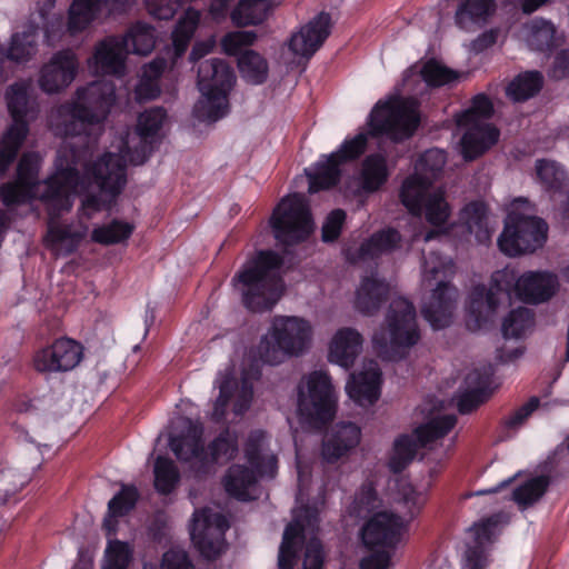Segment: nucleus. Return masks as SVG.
I'll use <instances>...</instances> for the list:
<instances>
[{"instance_id": "1", "label": "nucleus", "mask_w": 569, "mask_h": 569, "mask_svg": "<svg viewBox=\"0 0 569 569\" xmlns=\"http://www.w3.org/2000/svg\"><path fill=\"white\" fill-rule=\"evenodd\" d=\"M41 157L37 152L24 153L17 168V179L3 184L0 197L6 206L24 202L39 197L49 203L51 213L69 211L71 194L80 191L79 173L76 168L78 158L69 144L58 151L56 172L42 183L38 180Z\"/></svg>"}, {"instance_id": "2", "label": "nucleus", "mask_w": 569, "mask_h": 569, "mask_svg": "<svg viewBox=\"0 0 569 569\" xmlns=\"http://www.w3.org/2000/svg\"><path fill=\"white\" fill-rule=\"evenodd\" d=\"M167 117L163 108L157 107L146 110L138 118L137 132L140 139L139 147L133 151L130 148V134L121 137L119 152H107L91 166L86 168V173L91 177L100 190L114 198L124 187L126 164H142L149 154V138H152L161 128Z\"/></svg>"}, {"instance_id": "3", "label": "nucleus", "mask_w": 569, "mask_h": 569, "mask_svg": "<svg viewBox=\"0 0 569 569\" xmlns=\"http://www.w3.org/2000/svg\"><path fill=\"white\" fill-rule=\"evenodd\" d=\"M116 100L112 81L99 80L79 88L72 101L51 110L49 123L56 134L78 136L88 124L101 122Z\"/></svg>"}, {"instance_id": "4", "label": "nucleus", "mask_w": 569, "mask_h": 569, "mask_svg": "<svg viewBox=\"0 0 569 569\" xmlns=\"http://www.w3.org/2000/svg\"><path fill=\"white\" fill-rule=\"evenodd\" d=\"M559 287H472L466 311V326L470 331L489 329L500 309L510 306L515 297L528 305L550 300Z\"/></svg>"}, {"instance_id": "5", "label": "nucleus", "mask_w": 569, "mask_h": 569, "mask_svg": "<svg viewBox=\"0 0 569 569\" xmlns=\"http://www.w3.org/2000/svg\"><path fill=\"white\" fill-rule=\"evenodd\" d=\"M548 226L535 216L527 199L519 198L509 206L505 229L498 238L501 252L509 257L535 252L547 240Z\"/></svg>"}, {"instance_id": "6", "label": "nucleus", "mask_w": 569, "mask_h": 569, "mask_svg": "<svg viewBox=\"0 0 569 569\" xmlns=\"http://www.w3.org/2000/svg\"><path fill=\"white\" fill-rule=\"evenodd\" d=\"M387 332L391 359H402L420 340L415 305L405 297L391 300L386 315ZM372 343L380 352L388 351L385 332H376Z\"/></svg>"}, {"instance_id": "7", "label": "nucleus", "mask_w": 569, "mask_h": 569, "mask_svg": "<svg viewBox=\"0 0 569 569\" xmlns=\"http://www.w3.org/2000/svg\"><path fill=\"white\" fill-rule=\"evenodd\" d=\"M337 411V397L330 376L321 370L307 377V392L298 387V413L313 428L321 429L331 422Z\"/></svg>"}, {"instance_id": "8", "label": "nucleus", "mask_w": 569, "mask_h": 569, "mask_svg": "<svg viewBox=\"0 0 569 569\" xmlns=\"http://www.w3.org/2000/svg\"><path fill=\"white\" fill-rule=\"evenodd\" d=\"M276 240L282 246L298 244L312 233L313 219L305 196L293 193L284 197L270 218Z\"/></svg>"}, {"instance_id": "9", "label": "nucleus", "mask_w": 569, "mask_h": 569, "mask_svg": "<svg viewBox=\"0 0 569 569\" xmlns=\"http://www.w3.org/2000/svg\"><path fill=\"white\" fill-rule=\"evenodd\" d=\"M244 453L249 467L232 465L223 477L226 492L240 501L251 499L248 489L257 482L258 477L273 478L277 473L278 460L274 456H263L260 443L253 435L250 436Z\"/></svg>"}, {"instance_id": "10", "label": "nucleus", "mask_w": 569, "mask_h": 569, "mask_svg": "<svg viewBox=\"0 0 569 569\" xmlns=\"http://www.w3.org/2000/svg\"><path fill=\"white\" fill-rule=\"evenodd\" d=\"M419 120L418 101L396 97L377 103L370 114V127L373 134L385 133L400 141L412 136Z\"/></svg>"}, {"instance_id": "11", "label": "nucleus", "mask_w": 569, "mask_h": 569, "mask_svg": "<svg viewBox=\"0 0 569 569\" xmlns=\"http://www.w3.org/2000/svg\"><path fill=\"white\" fill-rule=\"evenodd\" d=\"M272 337L278 350L272 348L270 343L262 341L260 345V357L263 362L269 365H278L281 362L283 355L298 356L307 348L311 339L310 323L299 317H279L272 325Z\"/></svg>"}, {"instance_id": "12", "label": "nucleus", "mask_w": 569, "mask_h": 569, "mask_svg": "<svg viewBox=\"0 0 569 569\" xmlns=\"http://www.w3.org/2000/svg\"><path fill=\"white\" fill-rule=\"evenodd\" d=\"M401 201L416 216H423L426 221L435 227L447 223L451 208L441 189L431 190L428 181H419L417 177H408L402 184Z\"/></svg>"}, {"instance_id": "13", "label": "nucleus", "mask_w": 569, "mask_h": 569, "mask_svg": "<svg viewBox=\"0 0 569 569\" xmlns=\"http://www.w3.org/2000/svg\"><path fill=\"white\" fill-rule=\"evenodd\" d=\"M229 528L224 516L202 509L193 513L190 537L200 555L209 560H217L226 550L224 531Z\"/></svg>"}, {"instance_id": "14", "label": "nucleus", "mask_w": 569, "mask_h": 569, "mask_svg": "<svg viewBox=\"0 0 569 569\" xmlns=\"http://www.w3.org/2000/svg\"><path fill=\"white\" fill-rule=\"evenodd\" d=\"M83 351V346L77 340L61 337L34 351L32 367L38 373L68 372L82 361Z\"/></svg>"}, {"instance_id": "15", "label": "nucleus", "mask_w": 569, "mask_h": 569, "mask_svg": "<svg viewBox=\"0 0 569 569\" xmlns=\"http://www.w3.org/2000/svg\"><path fill=\"white\" fill-rule=\"evenodd\" d=\"M366 144L367 136L360 133L353 139L347 140L337 152L331 153L325 161L319 162L315 173L307 172L309 193H316L319 190L333 187L340 177L339 166L362 154Z\"/></svg>"}, {"instance_id": "16", "label": "nucleus", "mask_w": 569, "mask_h": 569, "mask_svg": "<svg viewBox=\"0 0 569 569\" xmlns=\"http://www.w3.org/2000/svg\"><path fill=\"white\" fill-rule=\"evenodd\" d=\"M283 258L272 250L250 256L233 277L236 284H271L281 280Z\"/></svg>"}, {"instance_id": "17", "label": "nucleus", "mask_w": 569, "mask_h": 569, "mask_svg": "<svg viewBox=\"0 0 569 569\" xmlns=\"http://www.w3.org/2000/svg\"><path fill=\"white\" fill-rule=\"evenodd\" d=\"M78 69L79 61L73 51H58L41 67L38 84L46 93H58L72 83Z\"/></svg>"}, {"instance_id": "18", "label": "nucleus", "mask_w": 569, "mask_h": 569, "mask_svg": "<svg viewBox=\"0 0 569 569\" xmlns=\"http://www.w3.org/2000/svg\"><path fill=\"white\" fill-rule=\"evenodd\" d=\"M136 0H72L68 10L67 30L74 36L87 30L102 9L109 14L124 12Z\"/></svg>"}, {"instance_id": "19", "label": "nucleus", "mask_w": 569, "mask_h": 569, "mask_svg": "<svg viewBox=\"0 0 569 569\" xmlns=\"http://www.w3.org/2000/svg\"><path fill=\"white\" fill-rule=\"evenodd\" d=\"M403 527L405 523L400 516L380 511L363 525L361 540L369 549L375 547L395 548L400 541Z\"/></svg>"}, {"instance_id": "20", "label": "nucleus", "mask_w": 569, "mask_h": 569, "mask_svg": "<svg viewBox=\"0 0 569 569\" xmlns=\"http://www.w3.org/2000/svg\"><path fill=\"white\" fill-rule=\"evenodd\" d=\"M457 287H435L421 303L422 318L433 330L446 329L453 322L458 305Z\"/></svg>"}, {"instance_id": "21", "label": "nucleus", "mask_w": 569, "mask_h": 569, "mask_svg": "<svg viewBox=\"0 0 569 569\" xmlns=\"http://www.w3.org/2000/svg\"><path fill=\"white\" fill-rule=\"evenodd\" d=\"M129 49L118 36H109L97 42L88 64L98 73L121 78L127 72Z\"/></svg>"}, {"instance_id": "22", "label": "nucleus", "mask_w": 569, "mask_h": 569, "mask_svg": "<svg viewBox=\"0 0 569 569\" xmlns=\"http://www.w3.org/2000/svg\"><path fill=\"white\" fill-rule=\"evenodd\" d=\"M331 19L321 12L310 20L289 40L290 50L299 57L310 58L322 46L330 34Z\"/></svg>"}, {"instance_id": "23", "label": "nucleus", "mask_w": 569, "mask_h": 569, "mask_svg": "<svg viewBox=\"0 0 569 569\" xmlns=\"http://www.w3.org/2000/svg\"><path fill=\"white\" fill-rule=\"evenodd\" d=\"M361 439V429L355 422L336 423L322 440V457L333 463L356 448Z\"/></svg>"}, {"instance_id": "24", "label": "nucleus", "mask_w": 569, "mask_h": 569, "mask_svg": "<svg viewBox=\"0 0 569 569\" xmlns=\"http://www.w3.org/2000/svg\"><path fill=\"white\" fill-rule=\"evenodd\" d=\"M381 370L378 367H369L350 376L346 385V392L359 405H375L381 395Z\"/></svg>"}, {"instance_id": "25", "label": "nucleus", "mask_w": 569, "mask_h": 569, "mask_svg": "<svg viewBox=\"0 0 569 569\" xmlns=\"http://www.w3.org/2000/svg\"><path fill=\"white\" fill-rule=\"evenodd\" d=\"M466 128L461 138V153L466 160H473L483 154L499 139V131L488 122L458 124Z\"/></svg>"}, {"instance_id": "26", "label": "nucleus", "mask_w": 569, "mask_h": 569, "mask_svg": "<svg viewBox=\"0 0 569 569\" xmlns=\"http://www.w3.org/2000/svg\"><path fill=\"white\" fill-rule=\"evenodd\" d=\"M234 81L233 70L222 59H208L198 67V87L201 92H229Z\"/></svg>"}, {"instance_id": "27", "label": "nucleus", "mask_w": 569, "mask_h": 569, "mask_svg": "<svg viewBox=\"0 0 569 569\" xmlns=\"http://www.w3.org/2000/svg\"><path fill=\"white\" fill-rule=\"evenodd\" d=\"M362 336L353 328H341L333 336L328 360L342 368H351L362 349Z\"/></svg>"}, {"instance_id": "28", "label": "nucleus", "mask_w": 569, "mask_h": 569, "mask_svg": "<svg viewBox=\"0 0 569 569\" xmlns=\"http://www.w3.org/2000/svg\"><path fill=\"white\" fill-rule=\"evenodd\" d=\"M29 86L27 83H14L7 90V104L12 117L10 127L23 126L26 136L29 132L28 119H33L38 113V104L34 100H30L28 96Z\"/></svg>"}, {"instance_id": "29", "label": "nucleus", "mask_w": 569, "mask_h": 569, "mask_svg": "<svg viewBox=\"0 0 569 569\" xmlns=\"http://www.w3.org/2000/svg\"><path fill=\"white\" fill-rule=\"evenodd\" d=\"M469 385H475L473 388L463 392L458 399V411L461 415H469L479 408L490 396V373H481L475 370L467 377Z\"/></svg>"}, {"instance_id": "30", "label": "nucleus", "mask_w": 569, "mask_h": 569, "mask_svg": "<svg viewBox=\"0 0 569 569\" xmlns=\"http://www.w3.org/2000/svg\"><path fill=\"white\" fill-rule=\"evenodd\" d=\"M558 282L557 274L548 270L518 274L515 267L506 266L492 273L490 284H558Z\"/></svg>"}, {"instance_id": "31", "label": "nucleus", "mask_w": 569, "mask_h": 569, "mask_svg": "<svg viewBox=\"0 0 569 569\" xmlns=\"http://www.w3.org/2000/svg\"><path fill=\"white\" fill-rule=\"evenodd\" d=\"M164 59L157 58L143 66L140 79L134 88V98L139 102L149 101L160 96L159 80L166 69Z\"/></svg>"}, {"instance_id": "32", "label": "nucleus", "mask_w": 569, "mask_h": 569, "mask_svg": "<svg viewBox=\"0 0 569 569\" xmlns=\"http://www.w3.org/2000/svg\"><path fill=\"white\" fill-rule=\"evenodd\" d=\"M460 221L471 234H475L479 243L490 240L492 228L489 226L487 208L482 202L468 203L460 212Z\"/></svg>"}, {"instance_id": "33", "label": "nucleus", "mask_w": 569, "mask_h": 569, "mask_svg": "<svg viewBox=\"0 0 569 569\" xmlns=\"http://www.w3.org/2000/svg\"><path fill=\"white\" fill-rule=\"evenodd\" d=\"M272 0H241L231 12L236 26H256L263 22L273 10Z\"/></svg>"}, {"instance_id": "34", "label": "nucleus", "mask_w": 569, "mask_h": 569, "mask_svg": "<svg viewBox=\"0 0 569 569\" xmlns=\"http://www.w3.org/2000/svg\"><path fill=\"white\" fill-rule=\"evenodd\" d=\"M456 423L457 418L453 415L438 416L416 427L412 435L419 446L426 448L429 443L445 438Z\"/></svg>"}, {"instance_id": "35", "label": "nucleus", "mask_w": 569, "mask_h": 569, "mask_svg": "<svg viewBox=\"0 0 569 569\" xmlns=\"http://www.w3.org/2000/svg\"><path fill=\"white\" fill-rule=\"evenodd\" d=\"M242 292L243 306L251 312L271 310L281 299L286 287H246Z\"/></svg>"}, {"instance_id": "36", "label": "nucleus", "mask_w": 569, "mask_h": 569, "mask_svg": "<svg viewBox=\"0 0 569 569\" xmlns=\"http://www.w3.org/2000/svg\"><path fill=\"white\" fill-rule=\"evenodd\" d=\"M421 447L413 435L402 433L398 436L392 446V453L388 460L389 470L399 475L413 461Z\"/></svg>"}, {"instance_id": "37", "label": "nucleus", "mask_w": 569, "mask_h": 569, "mask_svg": "<svg viewBox=\"0 0 569 569\" xmlns=\"http://www.w3.org/2000/svg\"><path fill=\"white\" fill-rule=\"evenodd\" d=\"M418 73L429 87L439 88L460 81L462 72L447 67L437 59H428L419 66Z\"/></svg>"}, {"instance_id": "38", "label": "nucleus", "mask_w": 569, "mask_h": 569, "mask_svg": "<svg viewBox=\"0 0 569 569\" xmlns=\"http://www.w3.org/2000/svg\"><path fill=\"white\" fill-rule=\"evenodd\" d=\"M401 236L391 228L375 232L360 247V256L362 258H377L388 254L400 247Z\"/></svg>"}, {"instance_id": "39", "label": "nucleus", "mask_w": 569, "mask_h": 569, "mask_svg": "<svg viewBox=\"0 0 569 569\" xmlns=\"http://www.w3.org/2000/svg\"><path fill=\"white\" fill-rule=\"evenodd\" d=\"M201 98L194 104L193 113L201 121H217L227 113L228 92H201Z\"/></svg>"}, {"instance_id": "40", "label": "nucleus", "mask_w": 569, "mask_h": 569, "mask_svg": "<svg viewBox=\"0 0 569 569\" xmlns=\"http://www.w3.org/2000/svg\"><path fill=\"white\" fill-rule=\"evenodd\" d=\"M493 0H465L456 12V21L460 28L467 29L470 23H483L495 12Z\"/></svg>"}, {"instance_id": "41", "label": "nucleus", "mask_w": 569, "mask_h": 569, "mask_svg": "<svg viewBox=\"0 0 569 569\" xmlns=\"http://www.w3.org/2000/svg\"><path fill=\"white\" fill-rule=\"evenodd\" d=\"M549 486L550 478L546 475L530 478L512 490L511 500H513L520 509H526L539 501L547 492Z\"/></svg>"}, {"instance_id": "42", "label": "nucleus", "mask_w": 569, "mask_h": 569, "mask_svg": "<svg viewBox=\"0 0 569 569\" xmlns=\"http://www.w3.org/2000/svg\"><path fill=\"white\" fill-rule=\"evenodd\" d=\"M120 38L126 41L127 49L131 46L130 52L139 56H148L156 44L154 29L143 22L134 23L129 28L127 33Z\"/></svg>"}, {"instance_id": "43", "label": "nucleus", "mask_w": 569, "mask_h": 569, "mask_svg": "<svg viewBox=\"0 0 569 569\" xmlns=\"http://www.w3.org/2000/svg\"><path fill=\"white\" fill-rule=\"evenodd\" d=\"M389 171L385 157L368 156L361 170V187L368 192L377 191L388 179Z\"/></svg>"}, {"instance_id": "44", "label": "nucleus", "mask_w": 569, "mask_h": 569, "mask_svg": "<svg viewBox=\"0 0 569 569\" xmlns=\"http://www.w3.org/2000/svg\"><path fill=\"white\" fill-rule=\"evenodd\" d=\"M391 287H357L355 307L366 316H372L388 301Z\"/></svg>"}, {"instance_id": "45", "label": "nucleus", "mask_w": 569, "mask_h": 569, "mask_svg": "<svg viewBox=\"0 0 569 569\" xmlns=\"http://www.w3.org/2000/svg\"><path fill=\"white\" fill-rule=\"evenodd\" d=\"M542 76L538 71H528L516 77L506 88V94L513 101H525L542 87Z\"/></svg>"}, {"instance_id": "46", "label": "nucleus", "mask_w": 569, "mask_h": 569, "mask_svg": "<svg viewBox=\"0 0 569 569\" xmlns=\"http://www.w3.org/2000/svg\"><path fill=\"white\" fill-rule=\"evenodd\" d=\"M446 164V154L440 149L427 150L417 161L415 173L419 181H428V188H431L433 180L437 179Z\"/></svg>"}, {"instance_id": "47", "label": "nucleus", "mask_w": 569, "mask_h": 569, "mask_svg": "<svg viewBox=\"0 0 569 569\" xmlns=\"http://www.w3.org/2000/svg\"><path fill=\"white\" fill-rule=\"evenodd\" d=\"M169 446L180 461L189 462L192 459H206V451L198 435L173 436L169 440Z\"/></svg>"}, {"instance_id": "48", "label": "nucleus", "mask_w": 569, "mask_h": 569, "mask_svg": "<svg viewBox=\"0 0 569 569\" xmlns=\"http://www.w3.org/2000/svg\"><path fill=\"white\" fill-rule=\"evenodd\" d=\"M241 76L250 83L259 84L268 77L267 60L253 50H246L238 59Z\"/></svg>"}, {"instance_id": "49", "label": "nucleus", "mask_w": 569, "mask_h": 569, "mask_svg": "<svg viewBox=\"0 0 569 569\" xmlns=\"http://www.w3.org/2000/svg\"><path fill=\"white\" fill-rule=\"evenodd\" d=\"M453 273L455 267L451 260H447L433 252L425 258L422 274L426 282L433 284H449Z\"/></svg>"}, {"instance_id": "50", "label": "nucleus", "mask_w": 569, "mask_h": 569, "mask_svg": "<svg viewBox=\"0 0 569 569\" xmlns=\"http://www.w3.org/2000/svg\"><path fill=\"white\" fill-rule=\"evenodd\" d=\"M535 326V313L527 307H519L503 319L501 332L503 338H520Z\"/></svg>"}, {"instance_id": "51", "label": "nucleus", "mask_w": 569, "mask_h": 569, "mask_svg": "<svg viewBox=\"0 0 569 569\" xmlns=\"http://www.w3.org/2000/svg\"><path fill=\"white\" fill-rule=\"evenodd\" d=\"M26 139L23 126L9 127L0 139V174L4 173Z\"/></svg>"}, {"instance_id": "52", "label": "nucleus", "mask_w": 569, "mask_h": 569, "mask_svg": "<svg viewBox=\"0 0 569 569\" xmlns=\"http://www.w3.org/2000/svg\"><path fill=\"white\" fill-rule=\"evenodd\" d=\"M37 52V34L33 29L12 36L7 58L17 63L29 61Z\"/></svg>"}, {"instance_id": "53", "label": "nucleus", "mask_w": 569, "mask_h": 569, "mask_svg": "<svg viewBox=\"0 0 569 569\" xmlns=\"http://www.w3.org/2000/svg\"><path fill=\"white\" fill-rule=\"evenodd\" d=\"M154 489L161 495L173 491L180 480V473L173 461L159 456L154 462Z\"/></svg>"}, {"instance_id": "54", "label": "nucleus", "mask_w": 569, "mask_h": 569, "mask_svg": "<svg viewBox=\"0 0 569 569\" xmlns=\"http://www.w3.org/2000/svg\"><path fill=\"white\" fill-rule=\"evenodd\" d=\"M208 452L211 462L220 460L229 461L233 459L238 452V437L229 428H224L208 445Z\"/></svg>"}, {"instance_id": "55", "label": "nucleus", "mask_w": 569, "mask_h": 569, "mask_svg": "<svg viewBox=\"0 0 569 569\" xmlns=\"http://www.w3.org/2000/svg\"><path fill=\"white\" fill-rule=\"evenodd\" d=\"M140 498L139 491L133 485H122L121 489L108 502V516L121 518L129 515L137 506Z\"/></svg>"}, {"instance_id": "56", "label": "nucleus", "mask_w": 569, "mask_h": 569, "mask_svg": "<svg viewBox=\"0 0 569 569\" xmlns=\"http://www.w3.org/2000/svg\"><path fill=\"white\" fill-rule=\"evenodd\" d=\"M133 224L113 220L92 230L91 239L100 244H113L127 240L133 232Z\"/></svg>"}, {"instance_id": "57", "label": "nucleus", "mask_w": 569, "mask_h": 569, "mask_svg": "<svg viewBox=\"0 0 569 569\" xmlns=\"http://www.w3.org/2000/svg\"><path fill=\"white\" fill-rule=\"evenodd\" d=\"M200 12L189 8L183 17H181L172 32V40L178 54H181L187 49V46L193 36V32L199 23Z\"/></svg>"}, {"instance_id": "58", "label": "nucleus", "mask_w": 569, "mask_h": 569, "mask_svg": "<svg viewBox=\"0 0 569 569\" xmlns=\"http://www.w3.org/2000/svg\"><path fill=\"white\" fill-rule=\"evenodd\" d=\"M509 521L508 513L503 511L495 512L488 517L481 518L475 522L469 531L473 533V543L486 545L492 540L497 528Z\"/></svg>"}, {"instance_id": "59", "label": "nucleus", "mask_w": 569, "mask_h": 569, "mask_svg": "<svg viewBox=\"0 0 569 569\" xmlns=\"http://www.w3.org/2000/svg\"><path fill=\"white\" fill-rule=\"evenodd\" d=\"M492 111L493 107L490 99L483 93L477 94L471 107L457 117V123L486 122L485 120L491 117Z\"/></svg>"}, {"instance_id": "60", "label": "nucleus", "mask_w": 569, "mask_h": 569, "mask_svg": "<svg viewBox=\"0 0 569 569\" xmlns=\"http://www.w3.org/2000/svg\"><path fill=\"white\" fill-rule=\"evenodd\" d=\"M132 559V550L127 542L110 541L106 549L103 569H128Z\"/></svg>"}, {"instance_id": "61", "label": "nucleus", "mask_w": 569, "mask_h": 569, "mask_svg": "<svg viewBox=\"0 0 569 569\" xmlns=\"http://www.w3.org/2000/svg\"><path fill=\"white\" fill-rule=\"evenodd\" d=\"M536 170L540 181L549 189H559L567 181L566 172L555 161L538 160Z\"/></svg>"}, {"instance_id": "62", "label": "nucleus", "mask_w": 569, "mask_h": 569, "mask_svg": "<svg viewBox=\"0 0 569 569\" xmlns=\"http://www.w3.org/2000/svg\"><path fill=\"white\" fill-rule=\"evenodd\" d=\"M553 26L546 21L535 22L530 26L527 41L532 49L546 50L553 44Z\"/></svg>"}, {"instance_id": "63", "label": "nucleus", "mask_w": 569, "mask_h": 569, "mask_svg": "<svg viewBox=\"0 0 569 569\" xmlns=\"http://www.w3.org/2000/svg\"><path fill=\"white\" fill-rule=\"evenodd\" d=\"M257 39L254 31H233L221 39V47L226 54L237 56L243 48L253 44Z\"/></svg>"}, {"instance_id": "64", "label": "nucleus", "mask_w": 569, "mask_h": 569, "mask_svg": "<svg viewBox=\"0 0 569 569\" xmlns=\"http://www.w3.org/2000/svg\"><path fill=\"white\" fill-rule=\"evenodd\" d=\"M539 406L540 399L536 396L531 397L525 405L515 410L503 420V428L507 430H516L520 428L532 412L539 408Z\"/></svg>"}]
</instances>
